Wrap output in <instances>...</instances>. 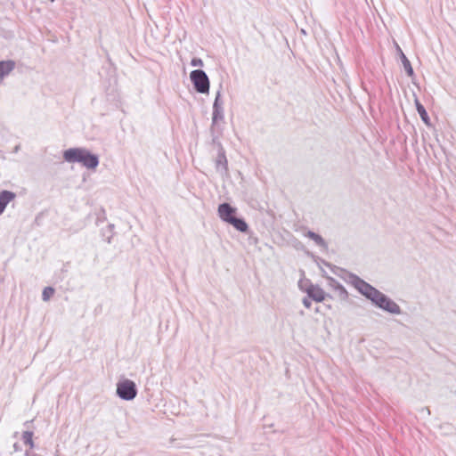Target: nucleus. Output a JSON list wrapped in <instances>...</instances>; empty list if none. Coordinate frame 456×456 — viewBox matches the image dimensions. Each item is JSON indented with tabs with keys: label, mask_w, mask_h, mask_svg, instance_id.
<instances>
[{
	"label": "nucleus",
	"mask_w": 456,
	"mask_h": 456,
	"mask_svg": "<svg viewBox=\"0 0 456 456\" xmlns=\"http://www.w3.org/2000/svg\"><path fill=\"white\" fill-rule=\"evenodd\" d=\"M236 208L229 203H222L218 206L219 217L225 223L229 224V220L235 216Z\"/></svg>",
	"instance_id": "nucleus-6"
},
{
	"label": "nucleus",
	"mask_w": 456,
	"mask_h": 456,
	"mask_svg": "<svg viewBox=\"0 0 456 456\" xmlns=\"http://www.w3.org/2000/svg\"><path fill=\"white\" fill-rule=\"evenodd\" d=\"M328 284L341 300H346L348 298V292L337 280L330 277L328 279Z\"/></svg>",
	"instance_id": "nucleus-8"
},
{
	"label": "nucleus",
	"mask_w": 456,
	"mask_h": 456,
	"mask_svg": "<svg viewBox=\"0 0 456 456\" xmlns=\"http://www.w3.org/2000/svg\"><path fill=\"white\" fill-rule=\"evenodd\" d=\"M55 290L53 287H45L42 292V299L48 301L54 294Z\"/></svg>",
	"instance_id": "nucleus-17"
},
{
	"label": "nucleus",
	"mask_w": 456,
	"mask_h": 456,
	"mask_svg": "<svg viewBox=\"0 0 456 456\" xmlns=\"http://www.w3.org/2000/svg\"><path fill=\"white\" fill-rule=\"evenodd\" d=\"M117 395L125 401H131L137 395L138 390L133 380L125 379L117 383Z\"/></svg>",
	"instance_id": "nucleus-3"
},
{
	"label": "nucleus",
	"mask_w": 456,
	"mask_h": 456,
	"mask_svg": "<svg viewBox=\"0 0 456 456\" xmlns=\"http://www.w3.org/2000/svg\"><path fill=\"white\" fill-rule=\"evenodd\" d=\"M397 52L399 53L400 60L402 61V64L403 66V69L407 74L408 77H412L414 76V71L412 69V66L411 64V61L406 57V55L403 53L402 49L397 45Z\"/></svg>",
	"instance_id": "nucleus-11"
},
{
	"label": "nucleus",
	"mask_w": 456,
	"mask_h": 456,
	"mask_svg": "<svg viewBox=\"0 0 456 456\" xmlns=\"http://www.w3.org/2000/svg\"><path fill=\"white\" fill-rule=\"evenodd\" d=\"M344 280L353 285L362 296L370 300L377 307L392 314H400V306L387 295L380 292L354 273L346 272Z\"/></svg>",
	"instance_id": "nucleus-1"
},
{
	"label": "nucleus",
	"mask_w": 456,
	"mask_h": 456,
	"mask_svg": "<svg viewBox=\"0 0 456 456\" xmlns=\"http://www.w3.org/2000/svg\"><path fill=\"white\" fill-rule=\"evenodd\" d=\"M33 432L32 431H24L22 433V441L25 444L28 445L30 448H34L35 444L33 442Z\"/></svg>",
	"instance_id": "nucleus-16"
},
{
	"label": "nucleus",
	"mask_w": 456,
	"mask_h": 456,
	"mask_svg": "<svg viewBox=\"0 0 456 456\" xmlns=\"http://www.w3.org/2000/svg\"><path fill=\"white\" fill-rule=\"evenodd\" d=\"M13 449H14L15 452H19V451L21 450L20 447V444L18 443H15L13 444Z\"/></svg>",
	"instance_id": "nucleus-23"
},
{
	"label": "nucleus",
	"mask_w": 456,
	"mask_h": 456,
	"mask_svg": "<svg viewBox=\"0 0 456 456\" xmlns=\"http://www.w3.org/2000/svg\"><path fill=\"white\" fill-rule=\"evenodd\" d=\"M223 104H224V102L221 100V92L219 90L216 93V98H215V101H214V103H213V108L223 107Z\"/></svg>",
	"instance_id": "nucleus-19"
},
{
	"label": "nucleus",
	"mask_w": 456,
	"mask_h": 456,
	"mask_svg": "<svg viewBox=\"0 0 456 456\" xmlns=\"http://www.w3.org/2000/svg\"><path fill=\"white\" fill-rule=\"evenodd\" d=\"M191 65L193 67H202L203 66V61L200 58H193L191 61Z\"/></svg>",
	"instance_id": "nucleus-20"
},
{
	"label": "nucleus",
	"mask_w": 456,
	"mask_h": 456,
	"mask_svg": "<svg viewBox=\"0 0 456 456\" xmlns=\"http://www.w3.org/2000/svg\"><path fill=\"white\" fill-rule=\"evenodd\" d=\"M15 61L12 60L0 61V83L15 69Z\"/></svg>",
	"instance_id": "nucleus-10"
},
{
	"label": "nucleus",
	"mask_w": 456,
	"mask_h": 456,
	"mask_svg": "<svg viewBox=\"0 0 456 456\" xmlns=\"http://www.w3.org/2000/svg\"><path fill=\"white\" fill-rule=\"evenodd\" d=\"M215 166L216 171L221 175L228 174V161L225 156V151L221 143H218V153L215 159Z\"/></svg>",
	"instance_id": "nucleus-5"
},
{
	"label": "nucleus",
	"mask_w": 456,
	"mask_h": 456,
	"mask_svg": "<svg viewBox=\"0 0 456 456\" xmlns=\"http://www.w3.org/2000/svg\"><path fill=\"white\" fill-rule=\"evenodd\" d=\"M191 81L196 92L200 94H208L209 79L206 72L202 69H194L190 74Z\"/></svg>",
	"instance_id": "nucleus-4"
},
{
	"label": "nucleus",
	"mask_w": 456,
	"mask_h": 456,
	"mask_svg": "<svg viewBox=\"0 0 456 456\" xmlns=\"http://www.w3.org/2000/svg\"><path fill=\"white\" fill-rule=\"evenodd\" d=\"M302 303L306 308H310L312 305L311 298L308 296L303 298Z\"/></svg>",
	"instance_id": "nucleus-22"
},
{
	"label": "nucleus",
	"mask_w": 456,
	"mask_h": 456,
	"mask_svg": "<svg viewBox=\"0 0 456 456\" xmlns=\"http://www.w3.org/2000/svg\"><path fill=\"white\" fill-rule=\"evenodd\" d=\"M229 224L240 232H247L248 231V225L243 218L234 216L229 220Z\"/></svg>",
	"instance_id": "nucleus-12"
},
{
	"label": "nucleus",
	"mask_w": 456,
	"mask_h": 456,
	"mask_svg": "<svg viewBox=\"0 0 456 456\" xmlns=\"http://www.w3.org/2000/svg\"><path fill=\"white\" fill-rule=\"evenodd\" d=\"M416 110L421 118V120L426 124L429 125V117L425 107L419 102L418 99H415Z\"/></svg>",
	"instance_id": "nucleus-14"
},
{
	"label": "nucleus",
	"mask_w": 456,
	"mask_h": 456,
	"mask_svg": "<svg viewBox=\"0 0 456 456\" xmlns=\"http://www.w3.org/2000/svg\"><path fill=\"white\" fill-rule=\"evenodd\" d=\"M305 292L307 293L308 297L316 302H322L327 297H330V296L326 295L324 290L318 285L311 284L305 289Z\"/></svg>",
	"instance_id": "nucleus-7"
},
{
	"label": "nucleus",
	"mask_w": 456,
	"mask_h": 456,
	"mask_svg": "<svg viewBox=\"0 0 456 456\" xmlns=\"http://www.w3.org/2000/svg\"><path fill=\"white\" fill-rule=\"evenodd\" d=\"M63 159L69 163H80L88 169H95L99 157L86 148H69L63 151Z\"/></svg>",
	"instance_id": "nucleus-2"
},
{
	"label": "nucleus",
	"mask_w": 456,
	"mask_h": 456,
	"mask_svg": "<svg viewBox=\"0 0 456 456\" xmlns=\"http://www.w3.org/2000/svg\"><path fill=\"white\" fill-rule=\"evenodd\" d=\"M224 118V108H213V113H212V126H215L219 120H223Z\"/></svg>",
	"instance_id": "nucleus-15"
},
{
	"label": "nucleus",
	"mask_w": 456,
	"mask_h": 456,
	"mask_svg": "<svg viewBox=\"0 0 456 456\" xmlns=\"http://www.w3.org/2000/svg\"><path fill=\"white\" fill-rule=\"evenodd\" d=\"M105 219H106L105 211H104V209H102L97 216L96 224H99L100 223H102Z\"/></svg>",
	"instance_id": "nucleus-21"
},
{
	"label": "nucleus",
	"mask_w": 456,
	"mask_h": 456,
	"mask_svg": "<svg viewBox=\"0 0 456 456\" xmlns=\"http://www.w3.org/2000/svg\"><path fill=\"white\" fill-rule=\"evenodd\" d=\"M305 236H307L309 239L314 240L315 242V244L318 245L319 247L323 248H327L328 246H327L326 241L318 233H316V232H314L313 231H308L306 232Z\"/></svg>",
	"instance_id": "nucleus-13"
},
{
	"label": "nucleus",
	"mask_w": 456,
	"mask_h": 456,
	"mask_svg": "<svg viewBox=\"0 0 456 456\" xmlns=\"http://www.w3.org/2000/svg\"><path fill=\"white\" fill-rule=\"evenodd\" d=\"M114 224H110L106 230L102 231V237H104L108 243L110 242L113 236Z\"/></svg>",
	"instance_id": "nucleus-18"
},
{
	"label": "nucleus",
	"mask_w": 456,
	"mask_h": 456,
	"mask_svg": "<svg viewBox=\"0 0 456 456\" xmlns=\"http://www.w3.org/2000/svg\"><path fill=\"white\" fill-rule=\"evenodd\" d=\"M16 198V194L11 191L4 190L0 192V215H2L7 205Z\"/></svg>",
	"instance_id": "nucleus-9"
}]
</instances>
